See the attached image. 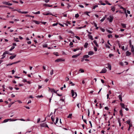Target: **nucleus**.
Here are the masks:
<instances>
[{"instance_id": "f257e3e1", "label": "nucleus", "mask_w": 134, "mask_h": 134, "mask_svg": "<svg viewBox=\"0 0 134 134\" xmlns=\"http://www.w3.org/2000/svg\"><path fill=\"white\" fill-rule=\"evenodd\" d=\"M9 52L7 51H6L4 52L2 55V57L1 58V59H3L5 57V55L6 54H9L10 55H12V54H9Z\"/></svg>"}, {"instance_id": "f03ea898", "label": "nucleus", "mask_w": 134, "mask_h": 134, "mask_svg": "<svg viewBox=\"0 0 134 134\" xmlns=\"http://www.w3.org/2000/svg\"><path fill=\"white\" fill-rule=\"evenodd\" d=\"M71 93H72V96L73 97H75L77 95V94L76 92H75L73 90H71Z\"/></svg>"}, {"instance_id": "7ed1b4c3", "label": "nucleus", "mask_w": 134, "mask_h": 134, "mask_svg": "<svg viewBox=\"0 0 134 134\" xmlns=\"http://www.w3.org/2000/svg\"><path fill=\"white\" fill-rule=\"evenodd\" d=\"M113 16L112 15H110L109 18H108L107 19L110 22H111L113 20Z\"/></svg>"}, {"instance_id": "20e7f679", "label": "nucleus", "mask_w": 134, "mask_h": 134, "mask_svg": "<svg viewBox=\"0 0 134 134\" xmlns=\"http://www.w3.org/2000/svg\"><path fill=\"white\" fill-rule=\"evenodd\" d=\"M48 88H49V90L51 92H54V93H57V91H58V90H57V91H56L53 88H51L49 87H48Z\"/></svg>"}, {"instance_id": "39448f33", "label": "nucleus", "mask_w": 134, "mask_h": 134, "mask_svg": "<svg viewBox=\"0 0 134 134\" xmlns=\"http://www.w3.org/2000/svg\"><path fill=\"white\" fill-rule=\"evenodd\" d=\"M41 126L42 127H47L49 128L48 127L46 124L45 123H44L43 124H41Z\"/></svg>"}, {"instance_id": "423d86ee", "label": "nucleus", "mask_w": 134, "mask_h": 134, "mask_svg": "<svg viewBox=\"0 0 134 134\" xmlns=\"http://www.w3.org/2000/svg\"><path fill=\"white\" fill-rule=\"evenodd\" d=\"M107 71L106 69L105 68H104L102 70V71L100 73H105Z\"/></svg>"}, {"instance_id": "0eeeda50", "label": "nucleus", "mask_w": 134, "mask_h": 134, "mask_svg": "<svg viewBox=\"0 0 134 134\" xmlns=\"http://www.w3.org/2000/svg\"><path fill=\"white\" fill-rule=\"evenodd\" d=\"M80 54L81 53H79L75 55H73L72 56V57L73 58H76L80 55Z\"/></svg>"}, {"instance_id": "6e6552de", "label": "nucleus", "mask_w": 134, "mask_h": 134, "mask_svg": "<svg viewBox=\"0 0 134 134\" xmlns=\"http://www.w3.org/2000/svg\"><path fill=\"white\" fill-rule=\"evenodd\" d=\"M47 12L48 13H46V14H45L44 13H43V15H52V14L51 13H49V11H48Z\"/></svg>"}, {"instance_id": "1a4fd4ad", "label": "nucleus", "mask_w": 134, "mask_h": 134, "mask_svg": "<svg viewBox=\"0 0 134 134\" xmlns=\"http://www.w3.org/2000/svg\"><path fill=\"white\" fill-rule=\"evenodd\" d=\"M131 47V51L133 53V54L134 55V48L133 46L132 45Z\"/></svg>"}, {"instance_id": "9d476101", "label": "nucleus", "mask_w": 134, "mask_h": 134, "mask_svg": "<svg viewBox=\"0 0 134 134\" xmlns=\"http://www.w3.org/2000/svg\"><path fill=\"white\" fill-rule=\"evenodd\" d=\"M131 54V52H129V51H127L126 52V55L127 56H129Z\"/></svg>"}, {"instance_id": "9b49d317", "label": "nucleus", "mask_w": 134, "mask_h": 134, "mask_svg": "<svg viewBox=\"0 0 134 134\" xmlns=\"http://www.w3.org/2000/svg\"><path fill=\"white\" fill-rule=\"evenodd\" d=\"M88 36L89 38L91 39L92 40H93V38L92 36L90 34H88Z\"/></svg>"}, {"instance_id": "f8f14e48", "label": "nucleus", "mask_w": 134, "mask_h": 134, "mask_svg": "<svg viewBox=\"0 0 134 134\" xmlns=\"http://www.w3.org/2000/svg\"><path fill=\"white\" fill-rule=\"evenodd\" d=\"M43 6L46 7H52V5H49V4H43Z\"/></svg>"}, {"instance_id": "ddd939ff", "label": "nucleus", "mask_w": 134, "mask_h": 134, "mask_svg": "<svg viewBox=\"0 0 134 134\" xmlns=\"http://www.w3.org/2000/svg\"><path fill=\"white\" fill-rule=\"evenodd\" d=\"M93 43L95 44L96 46L97 47H98L99 46V45H98V43H97V41L96 40H94V41H93Z\"/></svg>"}, {"instance_id": "4468645a", "label": "nucleus", "mask_w": 134, "mask_h": 134, "mask_svg": "<svg viewBox=\"0 0 134 134\" xmlns=\"http://www.w3.org/2000/svg\"><path fill=\"white\" fill-rule=\"evenodd\" d=\"M16 55H11L9 57V59H13L16 57Z\"/></svg>"}, {"instance_id": "2eb2a0df", "label": "nucleus", "mask_w": 134, "mask_h": 134, "mask_svg": "<svg viewBox=\"0 0 134 134\" xmlns=\"http://www.w3.org/2000/svg\"><path fill=\"white\" fill-rule=\"evenodd\" d=\"M94 52L92 51H90L88 52V54L89 55H92L93 54Z\"/></svg>"}, {"instance_id": "dca6fc26", "label": "nucleus", "mask_w": 134, "mask_h": 134, "mask_svg": "<svg viewBox=\"0 0 134 134\" xmlns=\"http://www.w3.org/2000/svg\"><path fill=\"white\" fill-rule=\"evenodd\" d=\"M33 21L35 23L37 24H39L40 23V22L38 21H37L35 20H33Z\"/></svg>"}, {"instance_id": "f3484780", "label": "nucleus", "mask_w": 134, "mask_h": 134, "mask_svg": "<svg viewBox=\"0 0 134 134\" xmlns=\"http://www.w3.org/2000/svg\"><path fill=\"white\" fill-rule=\"evenodd\" d=\"M11 120V119H5L3 121V123H5V122H7L9 120Z\"/></svg>"}, {"instance_id": "a211bd4d", "label": "nucleus", "mask_w": 134, "mask_h": 134, "mask_svg": "<svg viewBox=\"0 0 134 134\" xmlns=\"http://www.w3.org/2000/svg\"><path fill=\"white\" fill-rule=\"evenodd\" d=\"M120 114V115L122 116H123V114H122V109H121L119 111Z\"/></svg>"}, {"instance_id": "6ab92c4d", "label": "nucleus", "mask_w": 134, "mask_h": 134, "mask_svg": "<svg viewBox=\"0 0 134 134\" xmlns=\"http://www.w3.org/2000/svg\"><path fill=\"white\" fill-rule=\"evenodd\" d=\"M121 25L124 28H125L126 27V24L123 23H121Z\"/></svg>"}, {"instance_id": "aec40b11", "label": "nucleus", "mask_w": 134, "mask_h": 134, "mask_svg": "<svg viewBox=\"0 0 134 134\" xmlns=\"http://www.w3.org/2000/svg\"><path fill=\"white\" fill-rule=\"evenodd\" d=\"M120 105L121 106V107L123 108H125V105L124 104L122 103H121L120 104Z\"/></svg>"}, {"instance_id": "412c9836", "label": "nucleus", "mask_w": 134, "mask_h": 134, "mask_svg": "<svg viewBox=\"0 0 134 134\" xmlns=\"http://www.w3.org/2000/svg\"><path fill=\"white\" fill-rule=\"evenodd\" d=\"M62 61V59H61L59 58L56 60H55V62H58Z\"/></svg>"}, {"instance_id": "4be33fe9", "label": "nucleus", "mask_w": 134, "mask_h": 134, "mask_svg": "<svg viewBox=\"0 0 134 134\" xmlns=\"http://www.w3.org/2000/svg\"><path fill=\"white\" fill-rule=\"evenodd\" d=\"M107 15H105V17H103L100 20V21L102 22H103L104 20L105 19V17H106Z\"/></svg>"}, {"instance_id": "5701e85b", "label": "nucleus", "mask_w": 134, "mask_h": 134, "mask_svg": "<svg viewBox=\"0 0 134 134\" xmlns=\"http://www.w3.org/2000/svg\"><path fill=\"white\" fill-rule=\"evenodd\" d=\"M88 44V43L87 42L85 43L84 45V47L85 48H87Z\"/></svg>"}, {"instance_id": "b1692460", "label": "nucleus", "mask_w": 134, "mask_h": 134, "mask_svg": "<svg viewBox=\"0 0 134 134\" xmlns=\"http://www.w3.org/2000/svg\"><path fill=\"white\" fill-rule=\"evenodd\" d=\"M89 57V56L88 55H85L83 57V58H88Z\"/></svg>"}, {"instance_id": "393cba45", "label": "nucleus", "mask_w": 134, "mask_h": 134, "mask_svg": "<svg viewBox=\"0 0 134 134\" xmlns=\"http://www.w3.org/2000/svg\"><path fill=\"white\" fill-rule=\"evenodd\" d=\"M108 67L109 69L110 70H111V65L110 64H108Z\"/></svg>"}, {"instance_id": "a878e982", "label": "nucleus", "mask_w": 134, "mask_h": 134, "mask_svg": "<svg viewBox=\"0 0 134 134\" xmlns=\"http://www.w3.org/2000/svg\"><path fill=\"white\" fill-rule=\"evenodd\" d=\"M118 97L119 98V99L121 101H122V99L121 97V95H120L118 96Z\"/></svg>"}, {"instance_id": "bb28decb", "label": "nucleus", "mask_w": 134, "mask_h": 134, "mask_svg": "<svg viewBox=\"0 0 134 134\" xmlns=\"http://www.w3.org/2000/svg\"><path fill=\"white\" fill-rule=\"evenodd\" d=\"M58 118H57L56 119L55 122H54V124L55 125L57 123L58 121Z\"/></svg>"}, {"instance_id": "cd10ccee", "label": "nucleus", "mask_w": 134, "mask_h": 134, "mask_svg": "<svg viewBox=\"0 0 134 134\" xmlns=\"http://www.w3.org/2000/svg\"><path fill=\"white\" fill-rule=\"evenodd\" d=\"M111 10L113 11L114 12L115 11V8L114 7H111Z\"/></svg>"}, {"instance_id": "c85d7f7f", "label": "nucleus", "mask_w": 134, "mask_h": 134, "mask_svg": "<svg viewBox=\"0 0 134 134\" xmlns=\"http://www.w3.org/2000/svg\"><path fill=\"white\" fill-rule=\"evenodd\" d=\"M72 116V114H70L68 116V118H71Z\"/></svg>"}, {"instance_id": "c756f323", "label": "nucleus", "mask_w": 134, "mask_h": 134, "mask_svg": "<svg viewBox=\"0 0 134 134\" xmlns=\"http://www.w3.org/2000/svg\"><path fill=\"white\" fill-rule=\"evenodd\" d=\"M32 13L35 14H39L40 13V12L39 11H38L36 12H32Z\"/></svg>"}, {"instance_id": "7c9ffc66", "label": "nucleus", "mask_w": 134, "mask_h": 134, "mask_svg": "<svg viewBox=\"0 0 134 134\" xmlns=\"http://www.w3.org/2000/svg\"><path fill=\"white\" fill-rule=\"evenodd\" d=\"M126 123L128 124L129 125L131 123L130 121V120H127L126 122Z\"/></svg>"}, {"instance_id": "2f4dec72", "label": "nucleus", "mask_w": 134, "mask_h": 134, "mask_svg": "<svg viewBox=\"0 0 134 134\" xmlns=\"http://www.w3.org/2000/svg\"><path fill=\"white\" fill-rule=\"evenodd\" d=\"M51 120L53 122H54V119L53 118V116H52L51 118ZM53 122H52V124H53Z\"/></svg>"}, {"instance_id": "473e14b6", "label": "nucleus", "mask_w": 134, "mask_h": 134, "mask_svg": "<svg viewBox=\"0 0 134 134\" xmlns=\"http://www.w3.org/2000/svg\"><path fill=\"white\" fill-rule=\"evenodd\" d=\"M79 71L80 72H84V70L82 69H80L79 70Z\"/></svg>"}, {"instance_id": "72a5a7b5", "label": "nucleus", "mask_w": 134, "mask_h": 134, "mask_svg": "<svg viewBox=\"0 0 134 134\" xmlns=\"http://www.w3.org/2000/svg\"><path fill=\"white\" fill-rule=\"evenodd\" d=\"M79 16V15L78 14H76L75 15V17L76 18H78Z\"/></svg>"}, {"instance_id": "f704fd0d", "label": "nucleus", "mask_w": 134, "mask_h": 134, "mask_svg": "<svg viewBox=\"0 0 134 134\" xmlns=\"http://www.w3.org/2000/svg\"><path fill=\"white\" fill-rule=\"evenodd\" d=\"M43 47L45 48L47 47V44H44L43 45Z\"/></svg>"}, {"instance_id": "c9c22d12", "label": "nucleus", "mask_w": 134, "mask_h": 134, "mask_svg": "<svg viewBox=\"0 0 134 134\" xmlns=\"http://www.w3.org/2000/svg\"><path fill=\"white\" fill-rule=\"evenodd\" d=\"M13 64V63H9V64H7L6 65L7 66H9V65H12Z\"/></svg>"}, {"instance_id": "e433bc0d", "label": "nucleus", "mask_w": 134, "mask_h": 134, "mask_svg": "<svg viewBox=\"0 0 134 134\" xmlns=\"http://www.w3.org/2000/svg\"><path fill=\"white\" fill-rule=\"evenodd\" d=\"M90 12H86L85 13V14H86L87 15H88L89 16H90V15L88 14V13H90Z\"/></svg>"}, {"instance_id": "4c0bfd02", "label": "nucleus", "mask_w": 134, "mask_h": 134, "mask_svg": "<svg viewBox=\"0 0 134 134\" xmlns=\"http://www.w3.org/2000/svg\"><path fill=\"white\" fill-rule=\"evenodd\" d=\"M20 62V60H19V61H18L13 62V64H16L17 63H19Z\"/></svg>"}, {"instance_id": "58836bf2", "label": "nucleus", "mask_w": 134, "mask_h": 134, "mask_svg": "<svg viewBox=\"0 0 134 134\" xmlns=\"http://www.w3.org/2000/svg\"><path fill=\"white\" fill-rule=\"evenodd\" d=\"M53 73V70H52L50 72V74L51 75H52Z\"/></svg>"}, {"instance_id": "ea45409f", "label": "nucleus", "mask_w": 134, "mask_h": 134, "mask_svg": "<svg viewBox=\"0 0 134 134\" xmlns=\"http://www.w3.org/2000/svg\"><path fill=\"white\" fill-rule=\"evenodd\" d=\"M98 7V5H96L93 6V9H95L97 7Z\"/></svg>"}, {"instance_id": "a19ab883", "label": "nucleus", "mask_w": 134, "mask_h": 134, "mask_svg": "<svg viewBox=\"0 0 134 134\" xmlns=\"http://www.w3.org/2000/svg\"><path fill=\"white\" fill-rule=\"evenodd\" d=\"M79 48H76L75 49H74L73 50V51L74 52L76 51H77L79 49Z\"/></svg>"}, {"instance_id": "79ce46f5", "label": "nucleus", "mask_w": 134, "mask_h": 134, "mask_svg": "<svg viewBox=\"0 0 134 134\" xmlns=\"http://www.w3.org/2000/svg\"><path fill=\"white\" fill-rule=\"evenodd\" d=\"M129 45H130V47H131L132 46L131 44V41L130 40L129 41Z\"/></svg>"}, {"instance_id": "37998d69", "label": "nucleus", "mask_w": 134, "mask_h": 134, "mask_svg": "<svg viewBox=\"0 0 134 134\" xmlns=\"http://www.w3.org/2000/svg\"><path fill=\"white\" fill-rule=\"evenodd\" d=\"M36 97L37 98H41L43 97V96L42 95H41L40 96L38 95L37 96H36Z\"/></svg>"}, {"instance_id": "c03bdc74", "label": "nucleus", "mask_w": 134, "mask_h": 134, "mask_svg": "<svg viewBox=\"0 0 134 134\" xmlns=\"http://www.w3.org/2000/svg\"><path fill=\"white\" fill-rule=\"evenodd\" d=\"M11 120V121H15L16 120H18V119H11V120Z\"/></svg>"}, {"instance_id": "a18cd8bd", "label": "nucleus", "mask_w": 134, "mask_h": 134, "mask_svg": "<svg viewBox=\"0 0 134 134\" xmlns=\"http://www.w3.org/2000/svg\"><path fill=\"white\" fill-rule=\"evenodd\" d=\"M75 37L78 40H80V38L79 36H75Z\"/></svg>"}, {"instance_id": "49530a36", "label": "nucleus", "mask_w": 134, "mask_h": 134, "mask_svg": "<svg viewBox=\"0 0 134 134\" xmlns=\"http://www.w3.org/2000/svg\"><path fill=\"white\" fill-rule=\"evenodd\" d=\"M119 7L120 8V9H123V10H124L125 9L122 6L120 5H119Z\"/></svg>"}, {"instance_id": "de8ad7c7", "label": "nucleus", "mask_w": 134, "mask_h": 134, "mask_svg": "<svg viewBox=\"0 0 134 134\" xmlns=\"http://www.w3.org/2000/svg\"><path fill=\"white\" fill-rule=\"evenodd\" d=\"M113 56V54H109V57L110 58H111L112 56Z\"/></svg>"}, {"instance_id": "09e8293b", "label": "nucleus", "mask_w": 134, "mask_h": 134, "mask_svg": "<svg viewBox=\"0 0 134 134\" xmlns=\"http://www.w3.org/2000/svg\"><path fill=\"white\" fill-rule=\"evenodd\" d=\"M58 24V23H54L52 24V26H57Z\"/></svg>"}, {"instance_id": "8fccbe9b", "label": "nucleus", "mask_w": 134, "mask_h": 134, "mask_svg": "<svg viewBox=\"0 0 134 134\" xmlns=\"http://www.w3.org/2000/svg\"><path fill=\"white\" fill-rule=\"evenodd\" d=\"M58 52H54V53L53 54L54 55H56V56H58V55L57 54H58Z\"/></svg>"}, {"instance_id": "3c124183", "label": "nucleus", "mask_w": 134, "mask_h": 134, "mask_svg": "<svg viewBox=\"0 0 134 134\" xmlns=\"http://www.w3.org/2000/svg\"><path fill=\"white\" fill-rule=\"evenodd\" d=\"M28 13V12H22V14H27Z\"/></svg>"}, {"instance_id": "603ef678", "label": "nucleus", "mask_w": 134, "mask_h": 134, "mask_svg": "<svg viewBox=\"0 0 134 134\" xmlns=\"http://www.w3.org/2000/svg\"><path fill=\"white\" fill-rule=\"evenodd\" d=\"M70 84H71L72 86H74L75 85V84H74L72 82L70 81Z\"/></svg>"}, {"instance_id": "864d4df0", "label": "nucleus", "mask_w": 134, "mask_h": 134, "mask_svg": "<svg viewBox=\"0 0 134 134\" xmlns=\"http://www.w3.org/2000/svg\"><path fill=\"white\" fill-rule=\"evenodd\" d=\"M108 37L109 38H110V37H112V36L111 35H108Z\"/></svg>"}, {"instance_id": "5fc2aeb1", "label": "nucleus", "mask_w": 134, "mask_h": 134, "mask_svg": "<svg viewBox=\"0 0 134 134\" xmlns=\"http://www.w3.org/2000/svg\"><path fill=\"white\" fill-rule=\"evenodd\" d=\"M94 49L95 51H97V47L95 46L94 47Z\"/></svg>"}, {"instance_id": "6e6d98bb", "label": "nucleus", "mask_w": 134, "mask_h": 134, "mask_svg": "<svg viewBox=\"0 0 134 134\" xmlns=\"http://www.w3.org/2000/svg\"><path fill=\"white\" fill-rule=\"evenodd\" d=\"M107 32L108 33H109L110 34H111L112 32L111 31H110V30H107Z\"/></svg>"}, {"instance_id": "4d7b16f0", "label": "nucleus", "mask_w": 134, "mask_h": 134, "mask_svg": "<svg viewBox=\"0 0 134 134\" xmlns=\"http://www.w3.org/2000/svg\"><path fill=\"white\" fill-rule=\"evenodd\" d=\"M104 109H106V110H108L109 109V108L107 107H105V108H104Z\"/></svg>"}, {"instance_id": "13d9d810", "label": "nucleus", "mask_w": 134, "mask_h": 134, "mask_svg": "<svg viewBox=\"0 0 134 134\" xmlns=\"http://www.w3.org/2000/svg\"><path fill=\"white\" fill-rule=\"evenodd\" d=\"M7 7V6H6L0 5V7Z\"/></svg>"}, {"instance_id": "bf43d9fd", "label": "nucleus", "mask_w": 134, "mask_h": 134, "mask_svg": "<svg viewBox=\"0 0 134 134\" xmlns=\"http://www.w3.org/2000/svg\"><path fill=\"white\" fill-rule=\"evenodd\" d=\"M59 39H60V40H62L63 39V38H62V37H61V36H59Z\"/></svg>"}, {"instance_id": "052dcab7", "label": "nucleus", "mask_w": 134, "mask_h": 134, "mask_svg": "<svg viewBox=\"0 0 134 134\" xmlns=\"http://www.w3.org/2000/svg\"><path fill=\"white\" fill-rule=\"evenodd\" d=\"M56 94H57V95L58 96H59L60 97L62 96V94H59L58 93H56Z\"/></svg>"}, {"instance_id": "680f3d73", "label": "nucleus", "mask_w": 134, "mask_h": 134, "mask_svg": "<svg viewBox=\"0 0 134 134\" xmlns=\"http://www.w3.org/2000/svg\"><path fill=\"white\" fill-rule=\"evenodd\" d=\"M120 64L121 66H123L124 65L123 63L122 62H120Z\"/></svg>"}, {"instance_id": "e2e57ef3", "label": "nucleus", "mask_w": 134, "mask_h": 134, "mask_svg": "<svg viewBox=\"0 0 134 134\" xmlns=\"http://www.w3.org/2000/svg\"><path fill=\"white\" fill-rule=\"evenodd\" d=\"M3 3L4 4H6V5H7V4H8V2H3Z\"/></svg>"}, {"instance_id": "0e129e2a", "label": "nucleus", "mask_w": 134, "mask_h": 134, "mask_svg": "<svg viewBox=\"0 0 134 134\" xmlns=\"http://www.w3.org/2000/svg\"><path fill=\"white\" fill-rule=\"evenodd\" d=\"M73 45V43L72 42H71L70 43L69 45L70 46H71Z\"/></svg>"}, {"instance_id": "69168bd1", "label": "nucleus", "mask_w": 134, "mask_h": 134, "mask_svg": "<svg viewBox=\"0 0 134 134\" xmlns=\"http://www.w3.org/2000/svg\"><path fill=\"white\" fill-rule=\"evenodd\" d=\"M44 1H45V2L47 3L49 1V0H44Z\"/></svg>"}, {"instance_id": "338daca9", "label": "nucleus", "mask_w": 134, "mask_h": 134, "mask_svg": "<svg viewBox=\"0 0 134 134\" xmlns=\"http://www.w3.org/2000/svg\"><path fill=\"white\" fill-rule=\"evenodd\" d=\"M121 49H122L123 50V51H124L125 50V49H124V46H122L121 47Z\"/></svg>"}, {"instance_id": "774afa93", "label": "nucleus", "mask_w": 134, "mask_h": 134, "mask_svg": "<svg viewBox=\"0 0 134 134\" xmlns=\"http://www.w3.org/2000/svg\"><path fill=\"white\" fill-rule=\"evenodd\" d=\"M69 78L68 77H66L65 78V80L66 81H68L69 80Z\"/></svg>"}]
</instances>
